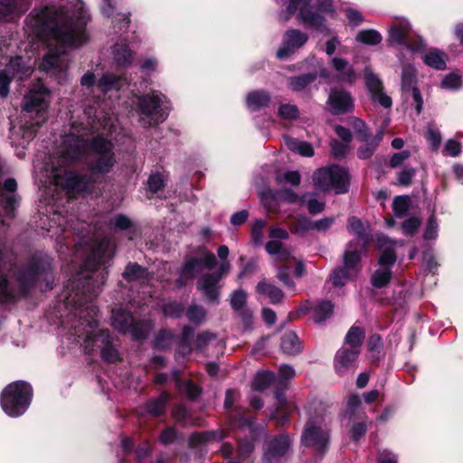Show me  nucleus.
<instances>
[{"label": "nucleus", "mask_w": 463, "mask_h": 463, "mask_svg": "<svg viewBox=\"0 0 463 463\" xmlns=\"http://www.w3.org/2000/svg\"><path fill=\"white\" fill-rule=\"evenodd\" d=\"M307 39V34L298 29L287 31L284 34L282 44L277 52V57L280 60L287 59L298 49L301 48Z\"/></svg>", "instance_id": "6ab92c4d"}, {"label": "nucleus", "mask_w": 463, "mask_h": 463, "mask_svg": "<svg viewBox=\"0 0 463 463\" xmlns=\"http://www.w3.org/2000/svg\"><path fill=\"white\" fill-rule=\"evenodd\" d=\"M285 144L289 150L295 153H298L301 156H312L314 155V149L312 146L306 141H301L293 137H287L285 138Z\"/></svg>", "instance_id": "e433bc0d"}, {"label": "nucleus", "mask_w": 463, "mask_h": 463, "mask_svg": "<svg viewBox=\"0 0 463 463\" xmlns=\"http://www.w3.org/2000/svg\"><path fill=\"white\" fill-rule=\"evenodd\" d=\"M298 109L292 104H282L279 108V116L287 120H292L298 117Z\"/></svg>", "instance_id": "5fc2aeb1"}, {"label": "nucleus", "mask_w": 463, "mask_h": 463, "mask_svg": "<svg viewBox=\"0 0 463 463\" xmlns=\"http://www.w3.org/2000/svg\"><path fill=\"white\" fill-rule=\"evenodd\" d=\"M163 312L165 316L170 317H180L184 312L182 304L173 301L168 302L163 307Z\"/></svg>", "instance_id": "e2e57ef3"}, {"label": "nucleus", "mask_w": 463, "mask_h": 463, "mask_svg": "<svg viewBox=\"0 0 463 463\" xmlns=\"http://www.w3.org/2000/svg\"><path fill=\"white\" fill-rule=\"evenodd\" d=\"M301 444L313 448L317 457L321 458L326 453L329 444V430L323 415H309L301 435Z\"/></svg>", "instance_id": "9d476101"}, {"label": "nucleus", "mask_w": 463, "mask_h": 463, "mask_svg": "<svg viewBox=\"0 0 463 463\" xmlns=\"http://www.w3.org/2000/svg\"><path fill=\"white\" fill-rule=\"evenodd\" d=\"M364 76L372 101L384 109H391L392 106V98L383 91V83L380 77L368 66L364 69Z\"/></svg>", "instance_id": "dca6fc26"}, {"label": "nucleus", "mask_w": 463, "mask_h": 463, "mask_svg": "<svg viewBox=\"0 0 463 463\" xmlns=\"http://www.w3.org/2000/svg\"><path fill=\"white\" fill-rule=\"evenodd\" d=\"M266 250L272 255L276 261H285L289 263L295 260L289 250L283 247V244L276 240L270 241L266 244Z\"/></svg>", "instance_id": "c85d7f7f"}, {"label": "nucleus", "mask_w": 463, "mask_h": 463, "mask_svg": "<svg viewBox=\"0 0 463 463\" xmlns=\"http://www.w3.org/2000/svg\"><path fill=\"white\" fill-rule=\"evenodd\" d=\"M334 306L330 301L322 300L313 307V319L316 323L325 321L333 313Z\"/></svg>", "instance_id": "a19ab883"}, {"label": "nucleus", "mask_w": 463, "mask_h": 463, "mask_svg": "<svg viewBox=\"0 0 463 463\" xmlns=\"http://www.w3.org/2000/svg\"><path fill=\"white\" fill-rule=\"evenodd\" d=\"M132 110L139 117L140 124L148 128L163 122L170 109L166 96L158 90L136 95L132 101Z\"/></svg>", "instance_id": "0eeeda50"}, {"label": "nucleus", "mask_w": 463, "mask_h": 463, "mask_svg": "<svg viewBox=\"0 0 463 463\" xmlns=\"http://www.w3.org/2000/svg\"><path fill=\"white\" fill-rule=\"evenodd\" d=\"M194 329L190 326H184L180 338L179 354L185 355L192 351L191 339L194 336Z\"/></svg>", "instance_id": "c03bdc74"}, {"label": "nucleus", "mask_w": 463, "mask_h": 463, "mask_svg": "<svg viewBox=\"0 0 463 463\" xmlns=\"http://www.w3.org/2000/svg\"><path fill=\"white\" fill-rule=\"evenodd\" d=\"M226 436L223 430L195 433L191 436V443L200 444L210 440H221Z\"/></svg>", "instance_id": "a18cd8bd"}, {"label": "nucleus", "mask_w": 463, "mask_h": 463, "mask_svg": "<svg viewBox=\"0 0 463 463\" xmlns=\"http://www.w3.org/2000/svg\"><path fill=\"white\" fill-rule=\"evenodd\" d=\"M267 225L265 220H256L252 225L251 238L254 243L260 244L263 240V230Z\"/></svg>", "instance_id": "13d9d810"}, {"label": "nucleus", "mask_w": 463, "mask_h": 463, "mask_svg": "<svg viewBox=\"0 0 463 463\" xmlns=\"http://www.w3.org/2000/svg\"><path fill=\"white\" fill-rule=\"evenodd\" d=\"M280 347L288 354H296L301 350L299 339L293 332H287L282 335Z\"/></svg>", "instance_id": "f704fd0d"}, {"label": "nucleus", "mask_w": 463, "mask_h": 463, "mask_svg": "<svg viewBox=\"0 0 463 463\" xmlns=\"http://www.w3.org/2000/svg\"><path fill=\"white\" fill-rule=\"evenodd\" d=\"M128 28L123 30H115V33H120L118 41L112 46L111 53L114 63L118 67L128 68L134 61V51L129 44L133 43L137 38L133 33L131 35L127 32Z\"/></svg>", "instance_id": "2eb2a0df"}, {"label": "nucleus", "mask_w": 463, "mask_h": 463, "mask_svg": "<svg viewBox=\"0 0 463 463\" xmlns=\"http://www.w3.org/2000/svg\"><path fill=\"white\" fill-rule=\"evenodd\" d=\"M123 277L128 281L144 283L148 279V272L146 269L137 263H129L123 273Z\"/></svg>", "instance_id": "c9c22d12"}, {"label": "nucleus", "mask_w": 463, "mask_h": 463, "mask_svg": "<svg viewBox=\"0 0 463 463\" xmlns=\"http://www.w3.org/2000/svg\"><path fill=\"white\" fill-rule=\"evenodd\" d=\"M402 242L392 241L385 235L377 237V245L382 251L378 260V269L372 276V284L373 287L381 288L385 287L392 278V267L396 261L395 248Z\"/></svg>", "instance_id": "1a4fd4ad"}, {"label": "nucleus", "mask_w": 463, "mask_h": 463, "mask_svg": "<svg viewBox=\"0 0 463 463\" xmlns=\"http://www.w3.org/2000/svg\"><path fill=\"white\" fill-rule=\"evenodd\" d=\"M277 278L285 287L294 289L295 283L290 278V267L288 264L282 265L278 269Z\"/></svg>", "instance_id": "603ef678"}, {"label": "nucleus", "mask_w": 463, "mask_h": 463, "mask_svg": "<svg viewBox=\"0 0 463 463\" xmlns=\"http://www.w3.org/2000/svg\"><path fill=\"white\" fill-rule=\"evenodd\" d=\"M80 84L84 96L82 113L80 109L70 110L68 132L56 141L52 155L43 158L37 156L33 165L40 174V182L46 186L44 193L52 202L60 196V192L68 196L73 193H92L93 184L90 179L65 170L67 165L82 158L87 151L94 156L90 165L94 174H108L117 163L112 140L117 139L121 128L111 103L105 97L118 98V92L128 85V80L113 73L99 76L88 71L81 77Z\"/></svg>", "instance_id": "f257e3e1"}, {"label": "nucleus", "mask_w": 463, "mask_h": 463, "mask_svg": "<svg viewBox=\"0 0 463 463\" xmlns=\"http://www.w3.org/2000/svg\"><path fill=\"white\" fill-rule=\"evenodd\" d=\"M31 5L30 0H0V19L14 21Z\"/></svg>", "instance_id": "4be33fe9"}, {"label": "nucleus", "mask_w": 463, "mask_h": 463, "mask_svg": "<svg viewBox=\"0 0 463 463\" xmlns=\"http://www.w3.org/2000/svg\"><path fill=\"white\" fill-rule=\"evenodd\" d=\"M329 64L335 71L338 80L345 82H353L355 79L354 70L347 60L340 57H333Z\"/></svg>", "instance_id": "bb28decb"}, {"label": "nucleus", "mask_w": 463, "mask_h": 463, "mask_svg": "<svg viewBox=\"0 0 463 463\" xmlns=\"http://www.w3.org/2000/svg\"><path fill=\"white\" fill-rule=\"evenodd\" d=\"M313 182L321 191L334 190L335 194H344L348 190L349 177L345 168L331 165L316 171Z\"/></svg>", "instance_id": "f8f14e48"}, {"label": "nucleus", "mask_w": 463, "mask_h": 463, "mask_svg": "<svg viewBox=\"0 0 463 463\" xmlns=\"http://www.w3.org/2000/svg\"><path fill=\"white\" fill-rule=\"evenodd\" d=\"M174 335L171 331L163 329L159 331L155 339V346L158 349H165L172 345Z\"/></svg>", "instance_id": "3c124183"}, {"label": "nucleus", "mask_w": 463, "mask_h": 463, "mask_svg": "<svg viewBox=\"0 0 463 463\" xmlns=\"http://www.w3.org/2000/svg\"><path fill=\"white\" fill-rule=\"evenodd\" d=\"M387 43L391 47H402L411 53L424 47L421 37L414 39L411 23L404 17L396 18L389 27Z\"/></svg>", "instance_id": "9b49d317"}, {"label": "nucleus", "mask_w": 463, "mask_h": 463, "mask_svg": "<svg viewBox=\"0 0 463 463\" xmlns=\"http://www.w3.org/2000/svg\"><path fill=\"white\" fill-rule=\"evenodd\" d=\"M364 338V331L358 326H352L347 332L343 346L360 353L361 346Z\"/></svg>", "instance_id": "2f4dec72"}, {"label": "nucleus", "mask_w": 463, "mask_h": 463, "mask_svg": "<svg viewBox=\"0 0 463 463\" xmlns=\"http://www.w3.org/2000/svg\"><path fill=\"white\" fill-rule=\"evenodd\" d=\"M361 413L364 414L361 398L357 394H350L346 402L345 416L351 420Z\"/></svg>", "instance_id": "79ce46f5"}, {"label": "nucleus", "mask_w": 463, "mask_h": 463, "mask_svg": "<svg viewBox=\"0 0 463 463\" xmlns=\"http://www.w3.org/2000/svg\"><path fill=\"white\" fill-rule=\"evenodd\" d=\"M165 177L163 174L155 173L148 178V188L153 194L159 192L165 186Z\"/></svg>", "instance_id": "bf43d9fd"}, {"label": "nucleus", "mask_w": 463, "mask_h": 463, "mask_svg": "<svg viewBox=\"0 0 463 463\" xmlns=\"http://www.w3.org/2000/svg\"><path fill=\"white\" fill-rule=\"evenodd\" d=\"M438 222L436 217L431 215L427 222V226L424 232V238L426 240H434L438 236Z\"/></svg>", "instance_id": "0e129e2a"}, {"label": "nucleus", "mask_w": 463, "mask_h": 463, "mask_svg": "<svg viewBox=\"0 0 463 463\" xmlns=\"http://www.w3.org/2000/svg\"><path fill=\"white\" fill-rule=\"evenodd\" d=\"M201 260L197 258L189 259L183 268L181 269V278L177 280L179 287L184 284V279H193L197 273L202 270Z\"/></svg>", "instance_id": "7c9ffc66"}, {"label": "nucleus", "mask_w": 463, "mask_h": 463, "mask_svg": "<svg viewBox=\"0 0 463 463\" xmlns=\"http://www.w3.org/2000/svg\"><path fill=\"white\" fill-rule=\"evenodd\" d=\"M354 275L345 269L344 268H339L335 269L331 275L330 280L335 287L344 286Z\"/></svg>", "instance_id": "8fccbe9b"}, {"label": "nucleus", "mask_w": 463, "mask_h": 463, "mask_svg": "<svg viewBox=\"0 0 463 463\" xmlns=\"http://www.w3.org/2000/svg\"><path fill=\"white\" fill-rule=\"evenodd\" d=\"M314 221H311L309 218L306 216H299L297 218L295 222L292 224V232H303L307 231L314 230L313 227Z\"/></svg>", "instance_id": "6e6d98bb"}, {"label": "nucleus", "mask_w": 463, "mask_h": 463, "mask_svg": "<svg viewBox=\"0 0 463 463\" xmlns=\"http://www.w3.org/2000/svg\"><path fill=\"white\" fill-rule=\"evenodd\" d=\"M90 15L80 0H60L57 4L34 9L26 18V26L37 38L46 42L48 52L39 68L59 83L67 80L69 48L88 41L86 25Z\"/></svg>", "instance_id": "7ed1b4c3"}, {"label": "nucleus", "mask_w": 463, "mask_h": 463, "mask_svg": "<svg viewBox=\"0 0 463 463\" xmlns=\"http://www.w3.org/2000/svg\"><path fill=\"white\" fill-rule=\"evenodd\" d=\"M275 411L271 417L278 421L279 424H285L288 421L289 415L297 410V406L292 401L287 400L285 395L280 392H276Z\"/></svg>", "instance_id": "393cba45"}, {"label": "nucleus", "mask_w": 463, "mask_h": 463, "mask_svg": "<svg viewBox=\"0 0 463 463\" xmlns=\"http://www.w3.org/2000/svg\"><path fill=\"white\" fill-rule=\"evenodd\" d=\"M169 395L163 392L159 397L150 400L146 404V411L152 416H159L164 413Z\"/></svg>", "instance_id": "4c0bfd02"}, {"label": "nucleus", "mask_w": 463, "mask_h": 463, "mask_svg": "<svg viewBox=\"0 0 463 463\" xmlns=\"http://www.w3.org/2000/svg\"><path fill=\"white\" fill-rule=\"evenodd\" d=\"M351 126L357 134L360 141H366L368 137V128L366 124L358 118H352L350 119Z\"/></svg>", "instance_id": "864d4df0"}, {"label": "nucleus", "mask_w": 463, "mask_h": 463, "mask_svg": "<svg viewBox=\"0 0 463 463\" xmlns=\"http://www.w3.org/2000/svg\"><path fill=\"white\" fill-rule=\"evenodd\" d=\"M186 316L191 323L201 325L205 321L206 310L201 306L193 305L188 307Z\"/></svg>", "instance_id": "49530a36"}, {"label": "nucleus", "mask_w": 463, "mask_h": 463, "mask_svg": "<svg viewBox=\"0 0 463 463\" xmlns=\"http://www.w3.org/2000/svg\"><path fill=\"white\" fill-rule=\"evenodd\" d=\"M423 61L433 69L443 71L446 69L447 55L439 50H430L423 55Z\"/></svg>", "instance_id": "473e14b6"}, {"label": "nucleus", "mask_w": 463, "mask_h": 463, "mask_svg": "<svg viewBox=\"0 0 463 463\" xmlns=\"http://www.w3.org/2000/svg\"><path fill=\"white\" fill-rule=\"evenodd\" d=\"M32 395L33 390L29 383L24 381L11 383L1 393V407L8 416L19 417L29 408Z\"/></svg>", "instance_id": "6e6552de"}, {"label": "nucleus", "mask_w": 463, "mask_h": 463, "mask_svg": "<svg viewBox=\"0 0 463 463\" xmlns=\"http://www.w3.org/2000/svg\"><path fill=\"white\" fill-rule=\"evenodd\" d=\"M246 298L247 295L243 290L238 289L234 291L231 298L232 307L237 312L242 311L246 302Z\"/></svg>", "instance_id": "4d7b16f0"}, {"label": "nucleus", "mask_w": 463, "mask_h": 463, "mask_svg": "<svg viewBox=\"0 0 463 463\" xmlns=\"http://www.w3.org/2000/svg\"><path fill=\"white\" fill-rule=\"evenodd\" d=\"M286 9L279 14L280 21H288L294 14L299 24L316 31L329 33L326 24V15L334 17L335 14L332 0H317L312 5L307 0H287Z\"/></svg>", "instance_id": "39448f33"}, {"label": "nucleus", "mask_w": 463, "mask_h": 463, "mask_svg": "<svg viewBox=\"0 0 463 463\" xmlns=\"http://www.w3.org/2000/svg\"><path fill=\"white\" fill-rule=\"evenodd\" d=\"M355 40L360 43L374 46L383 41V36L374 29H364L357 33Z\"/></svg>", "instance_id": "ea45409f"}, {"label": "nucleus", "mask_w": 463, "mask_h": 463, "mask_svg": "<svg viewBox=\"0 0 463 463\" xmlns=\"http://www.w3.org/2000/svg\"><path fill=\"white\" fill-rule=\"evenodd\" d=\"M426 138L429 141L433 150H438L441 143V135L439 130L433 128H429L426 134Z\"/></svg>", "instance_id": "774afa93"}, {"label": "nucleus", "mask_w": 463, "mask_h": 463, "mask_svg": "<svg viewBox=\"0 0 463 463\" xmlns=\"http://www.w3.org/2000/svg\"><path fill=\"white\" fill-rule=\"evenodd\" d=\"M345 16L348 24L351 27H356L364 22V17L362 13L354 8L348 7L345 9Z\"/></svg>", "instance_id": "052dcab7"}, {"label": "nucleus", "mask_w": 463, "mask_h": 463, "mask_svg": "<svg viewBox=\"0 0 463 463\" xmlns=\"http://www.w3.org/2000/svg\"><path fill=\"white\" fill-rule=\"evenodd\" d=\"M51 221L61 227L62 236H58L56 242L60 258L63 259L71 250L68 238L75 234L78 241H75L71 264L82 262L80 269L69 279L63 291V301L58 307L60 317L66 319L62 323L76 320L71 326V335L78 338V343L82 342L85 352L90 354L99 348L105 361L115 363L118 360V352L112 345L109 331L98 329V309L93 304L107 279L110 241L103 238L98 241L89 238L91 232L90 224L79 220L74 222L56 211Z\"/></svg>", "instance_id": "f03ea898"}, {"label": "nucleus", "mask_w": 463, "mask_h": 463, "mask_svg": "<svg viewBox=\"0 0 463 463\" xmlns=\"http://www.w3.org/2000/svg\"><path fill=\"white\" fill-rule=\"evenodd\" d=\"M231 269L229 261L224 260L221 263L217 273L204 274L198 280V289L201 290L207 300L217 302L218 299V282L222 276L226 275Z\"/></svg>", "instance_id": "f3484780"}, {"label": "nucleus", "mask_w": 463, "mask_h": 463, "mask_svg": "<svg viewBox=\"0 0 463 463\" xmlns=\"http://www.w3.org/2000/svg\"><path fill=\"white\" fill-rule=\"evenodd\" d=\"M50 90L38 80L23 99V137L26 140L34 137L40 126L47 121L50 105Z\"/></svg>", "instance_id": "423d86ee"}, {"label": "nucleus", "mask_w": 463, "mask_h": 463, "mask_svg": "<svg viewBox=\"0 0 463 463\" xmlns=\"http://www.w3.org/2000/svg\"><path fill=\"white\" fill-rule=\"evenodd\" d=\"M101 12L104 15L112 16V24L114 30H123L128 28L129 24V16L127 14L116 13V2L114 0H103L101 4Z\"/></svg>", "instance_id": "a878e982"}, {"label": "nucleus", "mask_w": 463, "mask_h": 463, "mask_svg": "<svg viewBox=\"0 0 463 463\" xmlns=\"http://www.w3.org/2000/svg\"><path fill=\"white\" fill-rule=\"evenodd\" d=\"M6 254V246L0 243V302L25 295L42 279L46 282L44 289L52 288V259L49 255L35 254L24 266L16 269L7 263Z\"/></svg>", "instance_id": "20e7f679"}, {"label": "nucleus", "mask_w": 463, "mask_h": 463, "mask_svg": "<svg viewBox=\"0 0 463 463\" xmlns=\"http://www.w3.org/2000/svg\"><path fill=\"white\" fill-rule=\"evenodd\" d=\"M276 375L270 372L258 373L253 381V388L257 391H263L271 383L276 382Z\"/></svg>", "instance_id": "37998d69"}, {"label": "nucleus", "mask_w": 463, "mask_h": 463, "mask_svg": "<svg viewBox=\"0 0 463 463\" xmlns=\"http://www.w3.org/2000/svg\"><path fill=\"white\" fill-rule=\"evenodd\" d=\"M112 326L115 329L122 333H130L134 339H145L153 325L150 320L135 321L132 315L120 307L112 311Z\"/></svg>", "instance_id": "ddd939ff"}, {"label": "nucleus", "mask_w": 463, "mask_h": 463, "mask_svg": "<svg viewBox=\"0 0 463 463\" xmlns=\"http://www.w3.org/2000/svg\"><path fill=\"white\" fill-rule=\"evenodd\" d=\"M291 439L288 435L281 434L273 438L267 445L263 460L265 463H279L290 450Z\"/></svg>", "instance_id": "a211bd4d"}, {"label": "nucleus", "mask_w": 463, "mask_h": 463, "mask_svg": "<svg viewBox=\"0 0 463 463\" xmlns=\"http://www.w3.org/2000/svg\"><path fill=\"white\" fill-rule=\"evenodd\" d=\"M16 187V181L14 178H8L4 183V191L0 190V206L8 218L14 217V211L17 204Z\"/></svg>", "instance_id": "b1692460"}, {"label": "nucleus", "mask_w": 463, "mask_h": 463, "mask_svg": "<svg viewBox=\"0 0 463 463\" xmlns=\"http://www.w3.org/2000/svg\"><path fill=\"white\" fill-rule=\"evenodd\" d=\"M317 73H306L288 80V87L294 91H301L317 80Z\"/></svg>", "instance_id": "58836bf2"}, {"label": "nucleus", "mask_w": 463, "mask_h": 463, "mask_svg": "<svg viewBox=\"0 0 463 463\" xmlns=\"http://www.w3.org/2000/svg\"><path fill=\"white\" fill-rule=\"evenodd\" d=\"M462 81L458 75L451 73L441 81V87L445 90H456L461 87Z\"/></svg>", "instance_id": "680f3d73"}, {"label": "nucleus", "mask_w": 463, "mask_h": 463, "mask_svg": "<svg viewBox=\"0 0 463 463\" xmlns=\"http://www.w3.org/2000/svg\"><path fill=\"white\" fill-rule=\"evenodd\" d=\"M270 102V95L269 92L257 90L248 93L246 98V104L250 110L256 111L260 109L268 107Z\"/></svg>", "instance_id": "cd10ccee"}, {"label": "nucleus", "mask_w": 463, "mask_h": 463, "mask_svg": "<svg viewBox=\"0 0 463 463\" xmlns=\"http://www.w3.org/2000/svg\"><path fill=\"white\" fill-rule=\"evenodd\" d=\"M347 230L349 232L354 233L359 240L365 242V228L364 223L356 217H351L348 220Z\"/></svg>", "instance_id": "de8ad7c7"}, {"label": "nucleus", "mask_w": 463, "mask_h": 463, "mask_svg": "<svg viewBox=\"0 0 463 463\" xmlns=\"http://www.w3.org/2000/svg\"><path fill=\"white\" fill-rule=\"evenodd\" d=\"M256 288L259 294L268 297L272 304L279 303L284 298V294L281 289L265 281L260 282Z\"/></svg>", "instance_id": "72a5a7b5"}, {"label": "nucleus", "mask_w": 463, "mask_h": 463, "mask_svg": "<svg viewBox=\"0 0 463 463\" xmlns=\"http://www.w3.org/2000/svg\"><path fill=\"white\" fill-rule=\"evenodd\" d=\"M410 199L407 196H397L393 200L392 209L395 217L402 218L409 210Z\"/></svg>", "instance_id": "09e8293b"}, {"label": "nucleus", "mask_w": 463, "mask_h": 463, "mask_svg": "<svg viewBox=\"0 0 463 463\" xmlns=\"http://www.w3.org/2000/svg\"><path fill=\"white\" fill-rule=\"evenodd\" d=\"M33 64L34 62L31 58L24 59L21 56L11 58L6 68L0 71V97H7L9 85L13 78L23 80L30 76Z\"/></svg>", "instance_id": "4468645a"}, {"label": "nucleus", "mask_w": 463, "mask_h": 463, "mask_svg": "<svg viewBox=\"0 0 463 463\" xmlns=\"http://www.w3.org/2000/svg\"><path fill=\"white\" fill-rule=\"evenodd\" d=\"M360 253L354 247L353 242L347 244L346 250L344 254V269H347L354 276L356 275L358 271V264L360 262Z\"/></svg>", "instance_id": "c756f323"}, {"label": "nucleus", "mask_w": 463, "mask_h": 463, "mask_svg": "<svg viewBox=\"0 0 463 463\" xmlns=\"http://www.w3.org/2000/svg\"><path fill=\"white\" fill-rule=\"evenodd\" d=\"M416 82L415 69L411 64H403L402 71V88L403 91L411 90L415 110L417 115L420 114L423 108V99L421 94L414 85Z\"/></svg>", "instance_id": "aec40b11"}, {"label": "nucleus", "mask_w": 463, "mask_h": 463, "mask_svg": "<svg viewBox=\"0 0 463 463\" xmlns=\"http://www.w3.org/2000/svg\"><path fill=\"white\" fill-rule=\"evenodd\" d=\"M159 61L155 57H146L140 63V70L146 73L157 71Z\"/></svg>", "instance_id": "338daca9"}, {"label": "nucleus", "mask_w": 463, "mask_h": 463, "mask_svg": "<svg viewBox=\"0 0 463 463\" xmlns=\"http://www.w3.org/2000/svg\"><path fill=\"white\" fill-rule=\"evenodd\" d=\"M360 353L342 346L335 354V369L339 375H345L356 367V360Z\"/></svg>", "instance_id": "5701e85b"}, {"label": "nucleus", "mask_w": 463, "mask_h": 463, "mask_svg": "<svg viewBox=\"0 0 463 463\" xmlns=\"http://www.w3.org/2000/svg\"><path fill=\"white\" fill-rule=\"evenodd\" d=\"M327 105L329 111L334 115H341L351 111L354 108V100L351 95L340 89L331 90Z\"/></svg>", "instance_id": "412c9836"}, {"label": "nucleus", "mask_w": 463, "mask_h": 463, "mask_svg": "<svg viewBox=\"0 0 463 463\" xmlns=\"http://www.w3.org/2000/svg\"><path fill=\"white\" fill-rule=\"evenodd\" d=\"M444 154L457 157L461 154V143L454 139H448L444 146Z\"/></svg>", "instance_id": "69168bd1"}]
</instances>
